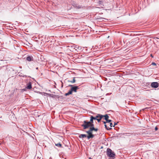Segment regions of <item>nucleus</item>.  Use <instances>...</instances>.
Instances as JSON below:
<instances>
[{"label": "nucleus", "instance_id": "6ab92c4d", "mask_svg": "<svg viewBox=\"0 0 159 159\" xmlns=\"http://www.w3.org/2000/svg\"><path fill=\"white\" fill-rule=\"evenodd\" d=\"M68 93L70 94H71L72 93V91H71V89L69 90L68 92Z\"/></svg>", "mask_w": 159, "mask_h": 159}, {"label": "nucleus", "instance_id": "412c9836", "mask_svg": "<svg viewBox=\"0 0 159 159\" xmlns=\"http://www.w3.org/2000/svg\"><path fill=\"white\" fill-rule=\"evenodd\" d=\"M69 95V94L68 93H66L65 94V96H67L68 95Z\"/></svg>", "mask_w": 159, "mask_h": 159}, {"label": "nucleus", "instance_id": "9d476101", "mask_svg": "<svg viewBox=\"0 0 159 159\" xmlns=\"http://www.w3.org/2000/svg\"><path fill=\"white\" fill-rule=\"evenodd\" d=\"M98 115L99 116V117L98 118L97 120L98 122H99L102 118V115L100 114L99 115Z\"/></svg>", "mask_w": 159, "mask_h": 159}, {"label": "nucleus", "instance_id": "f8f14e48", "mask_svg": "<svg viewBox=\"0 0 159 159\" xmlns=\"http://www.w3.org/2000/svg\"><path fill=\"white\" fill-rule=\"evenodd\" d=\"M103 117H104L105 118L104 119L106 120H107L108 119L109 116H108L107 114H106L105 115H102V118Z\"/></svg>", "mask_w": 159, "mask_h": 159}, {"label": "nucleus", "instance_id": "1a4fd4ad", "mask_svg": "<svg viewBox=\"0 0 159 159\" xmlns=\"http://www.w3.org/2000/svg\"><path fill=\"white\" fill-rule=\"evenodd\" d=\"M26 59L28 61H33V58L32 56H29L26 57Z\"/></svg>", "mask_w": 159, "mask_h": 159}, {"label": "nucleus", "instance_id": "a878e982", "mask_svg": "<svg viewBox=\"0 0 159 159\" xmlns=\"http://www.w3.org/2000/svg\"><path fill=\"white\" fill-rule=\"evenodd\" d=\"M103 123L104 124H105V125H106V123H107V122H106V121H103Z\"/></svg>", "mask_w": 159, "mask_h": 159}, {"label": "nucleus", "instance_id": "cd10ccee", "mask_svg": "<svg viewBox=\"0 0 159 159\" xmlns=\"http://www.w3.org/2000/svg\"><path fill=\"white\" fill-rule=\"evenodd\" d=\"M98 19L99 20H101L102 19V18H98Z\"/></svg>", "mask_w": 159, "mask_h": 159}, {"label": "nucleus", "instance_id": "4468645a", "mask_svg": "<svg viewBox=\"0 0 159 159\" xmlns=\"http://www.w3.org/2000/svg\"><path fill=\"white\" fill-rule=\"evenodd\" d=\"M55 145L57 147H59V148H61V144L60 143H55Z\"/></svg>", "mask_w": 159, "mask_h": 159}, {"label": "nucleus", "instance_id": "9b49d317", "mask_svg": "<svg viewBox=\"0 0 159 159\" xmlns=\"http://www.w3.org/2000/svg\"><path fill=\"white\" fill-rule=\"evenodd\" d=\"M88 125V126H89V127H90L89 129H91L92 128H94L93 123L89 124Z\"/></svg>", "mask_w": 159, "mask_h": 159}, {"label": "nucleus", "instance_id": "6e6552de", "mask_svg": "<svg viewBox=\"0 0 159 159\" xmlns=\"http://www.w3.org/2000/svg\"><path fill=\"white\" fill-rule=\"evenodd\" d=\"M79 89V88L78 86H74V87H72V88H71V90L73 92H77V90Z\"/></svg>", "mask_w": 159, "mask_h": 159}, {"label": "nucleus", "instance_id": "473e14b6", "mask_svg": "<svg viewBox=\"0 0 159 159\" xmlns=\"http://www.w3.org/2000/svg\"><path fill=\"white\" fill-rule=\"evenodd\" d=\"M36 69H38V67H37V68H36Z\"/></svg>", "mask_w": 159, "mask_h": 159}, {"label": "nucleus", "instance_id": "a211bd4d", "mask_svg": "<svg viewBox=\"0 0 159 159\" xmlns=\"http://www.w3.org/2000/svg\"><path fill=\"white\" fill-rule=\"evenodd\" d=\"M106 122L107 123H110L111 121V120H108V119L107 120H106Z\"/></svg>", "mask_w": 159, "mask_h": 159}, {"label": "nucleus", "instance_id": "4be33fe9", "mask_svg": "<svg viewBox=\"0 0 159 159\" xmlns=\"http://www.w3.org/2000/svg\"><path fill=\"white\" fill-rule=\"evenodd\" d=\"M152 64L153 65H156V63H155V62H152Z\"/></svg>", "mask_w": 159, "mask_h": 159}, {"label": "nucleus", "instance_id": "bb28decb", "mask_svg": "<svg viewBox=\"0 0 159 159\" xmlns=\"http://www.w3.org/2000/svg\"><path fill=\"white\" fill-rule=\"evenodd\" d=\"M117 124V123H116L115 122L114 123V126H115V125H116Z\"/></svg>", "mask_w": 159, "mask_h": 159}, {"label": "nucleus", "instance_id": "b1692460", "mask_svg": "<svg viewBox=\"0 0 159 159\" xmlns=\"http://www.w3.org/2000/svg\"><path fill=\"white\" fill-rule=\"evenodd\" d=\"M74 86H73V85H69L68 86L69 87H71V88H72V87H74Z\"/></svg>", "mask_w": 159, "mask_h": 159}, {"label": "nucleus", "instance_id": "f257e3e1", "mask_svg": "<svg viewBox=\"0 0 159 159\" xmlns=\"http://www.w3.org/2000/svg\"><path fill=\"white\" fill-rule=\"evenodd\" d=\"M93 116H90V121H88L86 120H84L83 121V124L81 125V126L83 127L84 129H87L89 128V126L88 124L93 123Z\"/></svg>", "mask_w": 159, "mask_h": 159}, {"label": "nucleus", "instance_id": "2f4dec72", "mask_svg": "<svg viewBox=\"0 0 159 159\" xmlns=\"http://www.w3.org/2000/svg\"><path fill=\"white\" fill-rule=\"evenodd\" d=\"M23 77H26V75H24V76H23Z\"/></svg>", "mask_w": 159, "mask_h": 159}, {"label": "nucleus", "instance_id": "ddd939ff", "mask_svg": "<svg viewBox=\"0 0 159 159\" xmlns=\"http://www.w3.org/2000/svg\"><path fill=\"white\" fill-rule=\"evenodd\" d=\"M75 78H74L72 80H68V82H71L72 83H75L76 81Z\"/></svg>", "mask_w": 159, "mask_h": 159}, {"label": "nucleus", "instance_id": "f03ea898", "mask_svg": "<svg viewBox=\"0 0 159 159\" xmlns=\"http://www.w3.org/2000/svg\"><path fill=\"white\" fill-rule=\"evenodd\" d=\"M93 130L97 131L98 130V129L95 128H92L91 129H89L88 131H85V132L87 133L88 134H89V138L91 137L92 139L94 137V135L92 134V131Z\"/></svg>", "mask_w": 159, "mask_h": 159}, {"label": "nucleus", "instance_id": "7c9ffc66", "mask_svg": "<svg viewBox=\"0 0 159 159\" xmlns=\"http://www.w3.org/2000/svg\"><path fill=\"white\" fill-rule=\"evenodd\" d=\"M88 159H92L91 157H89Z\"/></svg>", "mask_w": 159, "mask_h": 159}, {"label": "nucleus", "instance_id": "20e7f679", "mask_svg": "<svg viewBox=\"0 0 159 159\" xmlns=\"http://www.w3.org/2000/svg\"><path fill=\"white\" fill-rule=\"evenodd\" d=\"M159 86V83L157 82H153L151 84V86L152 88H157Z\"/></svg>", "mask_w": 159, "mask_h": 159}, {"label": "nucleus", "instance_id": "39448f33", "mask_svg": "<svg viewBox=\"0 0 159 159\" xmlns=\"http://www.w3.org/2000/svg\"><path fill=\"white\" fill-rule=\"evenodd\" d=\"M89 134H88V135H87L86 134H80L79 135V137L80 138H83L87 137L88 140H89L90 139H92V138L91 137L89 138Z\"/></svg>", "mask_w": 159, "mask_h": 159}, {"label": "nucleus", "instance_id": "aec40b11", "mask_svg": "<svg viewBox=\"0 0 159 159\" xmlns=\"http://www.w3.org/2000/svg\"><path fill=\"white\" fill-rule=\"evenodd\" d=\"M110 123V126H111V127H112V126H113L114 127V125H113V124L111 122Z\"/></svg>", "mask_w": 159, "mask_h": 159}, {"label": "nucleus", "instance_id": "7ed1b4c3", "mask_svg": "<svg viewBox=\"0 0 159 159\" xmlns=\"http://www.w3.org/2000/svg\"><path fill=\"white\" fill-rule=\"evenodd\" d=\"M107 155L108 157L112 158H114L115 156V154L114 152L109 148H108L107 149Z\"/></svg>", "mask_w": 159, "mask_h": 159}, {"label": "nucleus", "instance_id": "72a5a7b5", "mask_svg": "<svg viewBox=\"0 0 159 159\" xmlns=\"http://www.w3.org/2000/svg\"><path fill=\"white\" fill-rule=\"evenodd\" d=\"M50 159H52V158H51V157H50Z\"/></svg>", "mask_w": 159, "mask_h": 159}, {"label": "nucleus", "instance_id": "423d86ee", "mask_svg": "<svg viewBox=\"0 0 159 159\" xmlns=\"http://www.w3.org/2000/svg\"><path fill=\"white\" fill-rule=\"evenodd\" d=\"M72 4L73 6L76 8L80 9L81 8V6L78 5L75 2H73Z\"/></svg>", "mask_w": 159, "mask_h": 159}, {"label": "nucleus", "instance_id": "f3484780", "mask_svg": "<svg viewBox=\"0 0 159 159\" xmlns=\"http://www.w3.org/2000/svg\"><path fill=\"white\" fill-rule=\"evenodd\" d=\"M48 95H49V96L51 97L52 98H55V96H56L55 95H52L51 94H48Z\"/></svg>", "mask_w": 159, "mask_h": 159}, {"label": "nucleus", "instance_id": "dca6fc26", "mask_svg": "<svg viewBox=\"0 0 159 159\" xmlns=\"http://www.w3.org/2000/svg\"><path fill=\"white\" fill-rule=\"evenodd\" d=\"M104 126L105 128H106L107 130H109L111 129V128H109V127H107L106 125H105Z\"/></svg>", "mask_w": 159, "mask_h": 159}, {"label": "nucleus", "instance_id": "c85d7f7f", "mask_svg": "<svg viewBox=\"0 0 159 159\" xmlns=\"http://www.w3.org/2000/svg\"><path fill=\"white\" fill-rule=\"evenodd\" d=\"M151 57H153V56H152V54H151Z\"/></svg>", "mask_w": 159, "mask_h": 159}, {"label": "nucleus", "instance_id": "0eeeda50", "mask_svg": "<svg viewBox=\"0 0 159 159\" xmlns=\"http://www.w3.org/2000/svg\"><path fill=\"white\" fill-rule=\"evenodd\" d=\"M32 88V83L31 82H29V83L27 84L25 89H31Z\"/></svg>", "mask_w": 159, "mask_h": 159}, {"label": "nucleus", "instance_id": "393cba45", "mask_svg": "<svg viewBox=\"0 0 159 159\" xmlns=\"http://www.w3.org/2000/svg\"><path fill=\"white\" fill-rule=\"evenodd\" d=\"M22 91L23 92V91H25L26 90L25 89H21Z\"/></svg>", "mask_w": 159, "mask_h": 159}, {"label": "nucleus", "instance_id": "5701e85b", "mask_svg": "<svg viewBox=\"0 0 159 159\" xmlns=\"http://www.w3.org/2000/svg\"><path fill=\"white\" fill-rule=\"evenodd\" d=\"M158 128L157 127H156L155 128V130L157 131L158 130Z\"/></svg>", "mask_w": 159, "mask_h": 159}, {"label": "nucleus", "instance_id": "c756f323", "mask_svg": "<svg viewBox=\"0 0 159 159\" xmlns=\"http://www.w3.org/2000/svg\"><path fill=\"white\" fill-rule=\"evenodd\" d=\"M99 3L100 4H101V2L99 1Z\"/></svg>", "mask_w": 159, "mask_h": 159}, {"label": "nucleus", "instance_id": "2eb2a0df", "mask_svg": "<svg viewBox=\"0 0 159 159\" xmlns=\"http://www.w3.org/2000/svg\"><path fill=\"white\" fill-rule=\"evenodd\" d=\"M100 115V114H97V115L96 116H95V117L93 116V118H93V119L97 120V119H98V118H99V116L98 115Z\"/></svg>", "mask_w": 159, "mask_h": 159}]
</instances>
